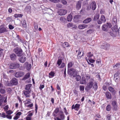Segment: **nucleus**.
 Wrapping results in <instances>:
<instances>
[{"mask_svg": "<svg viewBox=\"0 0 120 120\" xmlns=\"http://www.w3.org/2000/svg\"><path fill=\"white\" fill-rule=\"evenodd\" d=\"M17 98L18 99L19 101V102L20 103V104L21 105L22 103V101H21V99L19 96H17Z\"/></svg>", "mask_w": 120, "mask_h": 120, "instance_id": "3c124183", "label": "nucleus"}, {"mask_svg": "<svg viewBox=\"0 0 120 120\" xmlns=\"http://www.w3.org/2000/svg\"><path fill=\"white\" fill-rule=\"evenodd\" d=\"M90 89V82H89L87 86L85 87V90L87 91Z\"/></svg>", "mask_w": 120, "mask_h": 120, "instance_id": "37998d69", "label": "nucleus"}, {"mask_svg": "<svg viewBox=\"0 0 120 120\" xmlns=\"http://www.w3.org/2000/svg\"><path fill=\"white\" fill-rule=\"evenodd\" d=\"M63 47L65 48L69 46L70 45L68 42H65L63 44Z\"/></svg>", "mask_w": 120, "mask_h": 120, "instance_id": "473e14b6", "label": "nucleus"}, {"mask_svg": "<svg viewBox=\"0 0 120 120\" xmlns=\"http://www.w3.org/2000/svg\"><path fill=\"white\" fill-rule=\"evenodd\" d=\"M111 109V107L109 105H108L106 106V110L108 111H109Z\"/></svg>", "mask_w": 120, "mask_h": 120, "instance_id": "ea45409f", "label": "nucleus"}, {"mask_svg": "<svg viewBox=\"0 0 120 120\" xmlns=\"http://www.w3.org/2000/svg\"><path fill=\"white\" fill-rule=\"evenodd\" d=\"M20 67L19 64L17 63H12L10 64L9 68L11 69H16L19 68Z\"/></svg>", "mask_w": 120, "mask_h": 120, "instance_id": "20e7f679", "label": "nucleus"}, {"mask_svg": "<svg viewBox=\"0 0 120 120\" xmlns=\"http://www.w3.org/2000/svg\"><path fill=\"white\" fill-rule=\"evenodd\" d=\"M86 79L84 77H82V79L80 80V83L81 84H85L86 83Z\"/></svg>", "mask_w": 120, "mask_h": 120, "instance_id": "a878e982", "label": "nucleus"}, {"mask_svg": "<svg viewBox=\"0 0 120 120\" xmlns=\"http://www.w3.org/2000/svg\"><path fill=\"white\" fill-rule=\"evenodd\" d=\"M2 116L1 117H2L3 118H5L6 117V115L5 113L4 112H2L1 113Z\"/></svg>", "mask_w": 120, "mask_h": 120, "instance_id": "bf43d9fd", "label": "nucleus"}, {"mask_svg": "<svg viewBox=\"0 0 120 120\" xmlns=\"http://www.w3.org/2000/svg\"><path fill=\"white\" fill-rule=\"evenodd\" d=\"M7 91L8 93H10L12 91V89L10 88H8L7 89Z\"/></svg>", "mask_w": 120, "mask_h": 120, "instance_id": "6e6d98bb", "label": "nucleus"}, {"mask_svg": "<svg viewBox=\"0 0 120 120\" xmlns=\"http://www.w3.org/2000/svg\"><path fill=\"white\" fill-rule=\"evenodd\" d=\"M9 106L8 105H7L5 106L4 108V109L5 111H7L8 109Z\"/></svg>", "mask_w": 120, "mask_h": 120, "instance_id": "864d4df0", "label": "nucleus"}, {"mask_svg": "<svg viewBox=\"0 0 120 120\" xmlns=\"http://www.w3.org/2000/svg\"><path fill=\"white\" fill-rule=\"evenodd\" d=\"M24 75V72L22 71H19L16 72L15 74V76L17 78L22 76Z\"/></svg>", "mask_w": 120, "mask_h": 120, "instance_id": "1a4fd4ad", "label": "nucleus"}, {"mask_svg": "<svg viewBox=\"0 0 120 120\" xmlns=\"http://www.w3.org/2000/svg\"><path fill=\"white\" fill-rule=\"evenodd\" d=\"M25 105L26 107H27L28 108H30L33 106V103H32L31 104H29L27 105Z\"/></svg>", "mask_w": 120, "mask_h": 120, "instance_id": "09e8293b", "label": "nucleus"}, {"mask_svg": "<svg viewBox=\"0 0 120 120\" xmlns=\"http://www.w3.org/2000/svg\"><path fill=\"white\" fill-rule=\"evenodd\" d=\"M75 77L76 81H79L81 78V77L79 75H76Z\"/></svg>", "mask_w": 120, "mask_h": 120, "instance_id": "a19ab883", "label": "nucleus"}, {"mask_svg": "<svg viewBox=\"0 0 120 120\" xmlns=\"http://www.w3.org/2000/svg\"><path fill=\"white\" fill-rule=\"evenodd\" d=\"M73 64L72 62H70L69 63L68 65V68H70L72 66Z\"/></svg>", "mask_w": 120, "mask_h": 120, "instance_id": "8fccbe9b", "label": "nucleus"}, {"mask_svg": "<svg viewBox=\"0 0 120 120\" xmlns=\"http://www.w3.org/2000/svg\"><path fill=\"white\" fill-rule=\"evenodd\" d=\"M6 112L7 115H10L13 113V112L11 110H9L8 111H7Z\"/></svg>", "mask_w": 120, "mask_h": 120, "instance_id": "49530a36", "label": "nucleus"}, {"mask_svg": "<svg viewBox=\"0 0 120 120\" xmlns=\"http://www.w3.org/2000/svg\"><path fill=\"white\" fill-rule=\"evenodd\" d=\"M6 117L8 119H12V116L11 115H6Z\"/></svg>", "mask_w": 120, "mask_h": 120, "instance_id": "13d9d810", "label": "nucleus"}, {"mask_svg": "<svg viewBox=\"0 0 120 120\" xmlns=\"http://www.w3.org/2000/svg\"><path fill=\"white\" fill-rule=\"evenodd\" d=\"M88 26L86 24L80 25L78 26V28L80 29H82L87 27Z\"/></svg>", "mask_w": 120, "mask_h": 120, "instance_id": "a211bd4d", "label": "nucleus"}, {"mask_svg": "<svg viewBox=\"0 0 120 120\" xmlns=\"http://www.w3.org/2000/svg\"><path fill=\"white\" fill-rule=\"evenodd\" d=\"M35 113H37V111L38 109V106L36 103H35Z\"/></svg>", "mask_w": 120, "mask_h": 120, "instance_id": "603ef678", "label": "nucleus"}, {"mask_svg": "<svg viewBox=\"0 0 120 120\" xmlns=\"http://www.w3.org/2000/svg\"><path fill=\"white\" fill-rule=\"evenodd\" d=\"M22 113L21 112H18L16 114L17 116H18L19 117L20 115L22 114Z\"/></svg>", "mask_w": 120, "mask_h": 120, "instance_id": "338daca9", "label": "nucleus"}, {"mask_svg": "<svg viewBox=\"0 0 120 120\" xmlns=\"http://www.w3.org/2000/svg\"><path fill=\"white\" fill-rule=\"evenodd\" d=\"M65 66V64L63 62L62 63L61 66L60 67V68H62Z\"/></svg>", "mask_w": 120, "mask_h": 120, "instance_id": "052dcab7", "label": "nucleus"}, {"mask_svg": "<svg viewBox=\"0 0 120 120\" xmlns=\"http://www.w3.org/2000/svg\"><path fill=\"white\" fill-rule=\"evenodd\" d=\"M80 105L78 104H76L75 106L74 105H72L71 107V109H74L77 111H78L80 108Z\"/></svg>", "mask_w": 120, "mask_h": 120, "instance_id": "ddd939ff", "label": "nucleus"}, {"mask_svg": "<svg viewBox=\"0 0 120 120\" xmlns=\"http://www.w3.org/2000/svg\"><path fill=\"white\" fill-rule=\"evenodd\" d=\"M26 59V58L24 56H20L19 58V61L22 63H24Z\"/></svg>", "mask_w": 120, "mask_h": 120, "instance_id": "f8f14e48", "label": "nucleus"}, {"mask_svg": "<svg viewBox=\"0 0 120 120\" xmlns=\"http://www.w3.org/2000/svg\"><path fill=\"white\" fill-rule=\"evenodd\" d=\"M91 9L93 10H94L96 8V5L94 1H93L91 3Z\"/></svg>", "mask_w": 120, "mask_h": 120, "instance_id": "5701e85b", "label": "nucleus"}, {"mask_svg": "<svg viewBox=\"0 0 120 120\" xmlns=\"http://www.w3.org/2000/svg\"><path fill=\"white\" fill-rule=\"evenodd\" d=\"M67 11L62 9H60L59 11V14L60 15H64L67 13Z\"/></svg>", "mask_w": 120, "mask_h": 120, "instance_id": "2eb2a0df", "label": "nucleus"}, {"mask_svg": "<svg viewBox=\"0 0 120 120\" xmlns=\"http://www.w3.org/2000/svg\"><path fill=\"white\" fill-rule=\"evenodd\" d=\"M11 83L13 85H16L18 83V81L15 78H13L10 81Z\"/></svg>", "mask_w": 120, "mask_h": 120, "instance_id": "dca6fc26", "label": "nucleus"}, {"mask_svg": "<svg viewBox=\"0 0 120 120\" xmlns=\"http://www.w3.org/2000/svg\"><path fill=\"white\" fill-rule=\"evenodd\" d=\"M90 21V18H88L83 21V22L84 23H87L89 22Z\"/></svg>", "mask_w": 120, "mask_h": 120, "instance_id": "c9c22d12", "label": "nucleus"}, {"mask_svg": "<svg viewBox=\"0 0 120 120\" xmlns=\"http://www.w3.org/2000/svg\"><path fill=\"white\" fill-rule=\"evenodd\" d=\"M0 92L2 94H4L5 93V90L1 88L0 89Z\"/></svg>", "mask_w": 120, "mask_h": 120, "instance_id": "de8ad7c7", "label": "nucleus"}, {"mask_svg": "<svg viewBox=\"0 0 120 120\" xmlns=\"http://www.w3.org/2000/svg\"><path fill=\"white\" fill-rule=\"evenodd\" d=\"M9 29L10 30H12L14 28V26L11 25H9Z\"/></svg>", "mask_w": 120, "mask_h": 120, "instance_id": "69168bd1", "label": "nucleus"}, {"mask_svg": "<svg viewBox=\"0 0 120 120\" xmlns=\"http://www.w3.org/2000/svg\"><path fill=\"white\" fill-rule=\"evenodd\" d=\"M68 73L71 76L75 77L78 74V71L74 68H71L68 71Z\"/></svg>", "mask_w": 120, "mask_h": 120, "instance_id": "f257e3e1", "label": "nucleus"}, {"mask_svg": "<svg viewBox=\"0 0 120 120\" xmlns=\"http://www.w3.org/2000/svg\"><path fill=\"white\" fill-rule=\"evenodd\" d=\"M7 31V30L6 28L4 27H1V26H0V33H4Z\"/></svg>", "mask_w": 120, "mask_h": 120, "instance_id": "b1692460", "label": "nucleus"}, {"mask_svg": "<svg viewBox=\"0 0 120 120\" xmlns=\"http://www.w3.org/2000/svg\"><path fill=\"white\" fill-rule=\"evenodd\" d=\"M106 98L108 99H111L112 98L111 94L109 91L106 92L105 93Z\"/></svg>", "mask_w": 120, "mask_h": 120, "instance_id": "f3484780", "label": "nucleus"}, {"mask_svg": "<svg viewBox=\"0 0 120 120\" xmlns=\"http://www.w3.org/2000/svg\"><path fill=\"white\" fill-rule=\"evenodd\" d=\"M105 13V11L103 10H101L100 11V13L101 14H104Z\"/></svg>", "mask_w": 120, "mask_h": 120, "instance_id": "774afa93", "label": "nucleus"}, {"mask_svg": "<svg viewBox=\"0 0 120 120\" xmlns=\"http://www.w3.org/2000/svg\"><path fill=\"white\" fill-rule=\"evenodd\" d=\"M67 26L68 28H70L73 26V24L72 22H70L67 24Z\"/></svg>", "mask_w": 120, "mask_h": 120, "instance_id": "58836bf2", "label": "nucleus"}, {"mask_svg": "<svg viewBox=\"0 0 120 120\" xmlns=\"http://www.w3.org/2000/svg\"><path fill=\"white\" fill-rule=\"evenodd\" d=\"M119 72L118 71L114 75V78H116V79H117V78L116 77L119 76Z\"/></svg>", "mask_w": 120, "mask_h": 120, "instance_id": "c03bdc74", "label": "nucleus"}, {"mask_svg": "<svg viewBox=\"0 0 120 120\" xmlns=\"http://www.w3.org/2000/svg\"><path fill=\"white\" fill-rule=\"evenodd\" d=\"M109 34L111 36L113 37H116L117 34L116 32H115L113 31H111L110 32Z\"/></svg>", "mask_w": 120, "mask_h": 120, "instance_id": "7c9ffc66", "label": "nucleus"}, {"mask_svg": "<svg viewBox=\"0 0 120 120\" xmlns=\"http://www.w3.org/2000/svg\"><path fill=\"white\" fill-rule=\"evenodd\" d=\"M30 73L29 72L27 73L25 75L24 77L23 78V79L25 80L27 79L30 77Z\"/></svg>", "mask_w": 120, "mask_h": 120, "instance_id": "c756f323", "label": "nucleus"}, {"mask_svg": "<svg viewBox=\"0 0 120 120\" xmlns=\"http://www.w3.org/2000/svg\"><path fill=\"white\" fill-rule=\"evenodd\" d=\"M112 25L110 22H107L106 24H104L102 26L101 28L102 30L104 31L107 32L109 30L108 28H111Z\"/></svg>", "mask_w": 120, "mask_h": 120, "instance_id": "f03ea898", "label": "nucleus"}, {"mask_svg": "<svg viewBox=\"0 0 120 120\" xmlns=\"http://www.w3.org/2000/svg\"><path fill=\"white\" fill-rule=\"evenodd\" d=\"M99 17L100 15L99 13L96 14L94 16L93 20L94 21H97L99 19Z\"/></svg>", "mask_w": 120, "mask_h": 120, "instance_id": "393cba45", "label": "nucleus"}, {"mask_svg": "<svg viewBox=\"0 0 120 120\" xmlns=\"http://www.w3.org/2000/svg\"><path fill=\"white\" fill-rule=\"evenodd\" d=\"M62 62V60L61 59H58L57 62V64L58 65V66H60Z\"/></svg>", "mask_w": 120, "mask_h": 120, "instance_id": "79ce46f5", "label": "nucleus"}, {"mask_svg": "<svg viewBox=\"0 0 120 120\" xmlns=\"http://www.w3.org/2000/svg\"><path fill=\"white\" fill-rule=\"evenodd\" d=\"M31 90H23L22 92L26 98H29L30 97V94L31 93Z\"/></svg>", "mask_w": 120, "mask_h": 120, "instance_id": "0eeeda50", "label": "nucleus"}, {"mask_svg": "<svg viewBox=\"0 0 120 120\" xmlns=\"http://www.w3.org/2000/svg\"><path fill=\"white\" fill-rule=\"evenodd\" d=\"M55 74L54 72L53 71H51L49 74V77L50 78L53 77Z\"/></svg>", "mask_w": 120, "mask_h": 120, "instance_id": "2f4dec72", "label": "nucleus"}, {"mask_svg": "<svg viewBox=\"0 0 120 120\" xmlns=\"http://www.w3.org/2000/svg\"><path fill=\"white\" fill-rule=\"evenodd\" d=\"M62 3L64 5H66L67 3V1L65 0H62Z\"/></svg>", "mask_w": 120, "mask_h": 120, "instance_id": "680f3d73", "label": "nucleus"}, {"mask_svg": "<svg viewBox=\"0 0 120 120\" xmlns=\"http://www.w3.org/2000/svg\"><path fill=\"white\" fill-rule=\"evenodd\" d=\"M64 113H65L66 115H67L68 114V112H67V109L65 107L64 109Z\"/></svg>", "mask_w": 120, "mask_h": 120, "instance_id": "e2e57ef3", "label": "nucleus"}, {"mask_svg": "<svg viewBox=\"0 0 120 120\" xmlns=\"http://www.w3.org/2000/svg\"><path fill=\"white\" fill-rule=\"evenodd\" d=\"M84 87L83 86H80V91H83L84 90Z\"/></svg>", "mask_w": 120, "mask_h": 120, "instance_id": "5fc2aeb1", "label": "nucleus"}, {"mask_svg": "<svg viewBox=\"0 0 120 120\" xmlns=\"http://www.w3.org/2000/svg\"><path fill=\"white\" fill-rule=\"evenodd\" d=\"M14 17L16 18L18 17L22 18V15L21 14H15L14 15Z\"/></svg>", "mask_w": 120, "mask_h": 120, "instance_id": "4c0bfd02", "label": "nucleus"}, {"mask_svg": "<svg viewBox=\"0 0 120 120\" xmlns=\"http://www.w3.org/2000/svg\"><path fill=\"white\" fill-rule=\"evenodd\" d=\"M25 101H26V102L24 103L25 105H26L28 104L31 103V100L28 98H26V100Z\"/></svg>", "mask_w": 120, "mask_h": 120, "instance_id": "cd10ccee", "label": "nucleus"}, {"mask_svg": "<svg viewBox=\"0 0 120 120\" xmlns=\"http://www.w3.org/2000/svg\"><path fill=\"white\" fill-rule=\"evenodd\" d=\"M81 4L79 2H78L76 5V8L77 10H79L81 8Z\"/></svg>", "mask_w": 120, "mask_h": 120, "instance_id": "f704fd0d", "label": "nucleus"}, {"mask_svg": "<svg viewBox=\"0 0 120 120\" xmlns=\"http://www.w3.org/2000/svg\"><path fill=\"white\" fill-rule=\"evenodd\" d=\"M106 19L105 16L103 15H101L100 17V20H99L97 21L98 24H100L102 23H104L106 21Z\"/></svg>", "mask_w": 120, "mask_h": 120, "instance_id": "39448f33", "label": "nucleus"}, {"mask_svg": "<svg viewBox=\"0 0 120 120\" xmlns=\"http://www.w3.org/2000/svg\"><path fill=\"white\" fill-rule=\"evenodd\" d=\"M72 27V28L71 29H72L75 30L77 28V26L75 25H73V26Z\"/></svg>", "mask_w": 120, "mask_h": 120, "instance_id": "0e129e2a", "label": "nucleus"}, {"mask_svg": "<svg viewBox=\"0 0 120 120\" xmlns=\"http://www.w3.org/2000/svg\"><path fill=\"white\" fill-rule=\"evenodd\" d=\"M60 21L63 23H65L66 20V18L64 17H60Z\"/></svg>", "mask_w": 120, "mask_h": 120, "instance_id": "72a5a7b5", "label": "nucleus"}, {"mask_svg": "<svg viewBox=\"0 0 120 120\" xmlns=\"http://www.w3.org/2000/svg\"><path fill=\"white\" fill-rule=\"evenodd\" d=\"M90 52H89L87 54V57H85V59L87 61L89 64H90Z\"/></svg>", "mask_w": 120, "mask_h": 120, "instance_id": "412c9836", "label": "nucleus"}, {"mask_svg": "<svg viewBox=\"0 0 120 120\" xmlns=\"http://www.w3.org/2000/svg\"><path fill=\"white\" fill-rule=\"evenodd\" d=\"M81 52L79 50V52L77 56V57L78 59H80L82 56L83 54L81 55Z\"/></svg>", "mask_w": 120, "mask_h": 120, "instance_id": "e433bc0d", "label": "nucleus"}, {"mask_svg": "<svg viewBox=\"0 0 120 120\" xmlns=\"http://www.w3.org/2000/svg\"><path fill=\"white\" fill-rule=\"evenodd\" d=\"M59 108H57L55 109L54 111V112L56 113L57 114L59 112Z\"/></svg>", "mask_w": 120, "mask_h": 120, "instance_id": "4d7b16f0", "label": "nucleus"}, {"mask_svg": "<svg viewBox=\"0 0 120 120\" xmlns=\"http://www.w3.org/2000/svg\"><path fill=\"white\" fill-rule=\"evenodd\" d=\"M72 16L70 14L68 15L67 18L68 21L71 22L72 20Z\"/></svg>", "mask_w": 120, "mask_h": 120, "instance_id": "c85d7f7f", "label": "nucleus"}, {"mask_svg": "<svg viewBox=\"0 0 120 120\" xmlns=\"http://www.w3.org/2000/svg\"><path fill=\"white\" fill-rule=\"evenodd\" d=\"M110 46V45L109 44L106 43L104 45L101 46V48L105 50H108L109 49Z\"/></svg>", "mask_w": 120, "mask_h": 120, "instance_id": "9d476101", "label": "nucleus"}, {"mask_svg": "<svg viewBox=\"0 0 120 120\" xmlns=\"http://www.w3.org/2000/svg\"><path fill=\"white\" fill-rule=\"evenodd\" d=\"M112 31L114 32H116L117 34L118 32H119V30L118 29L117 26H115L112 27L111 28Z\"/></svg>", "mask_w": 120, "mask_h": 120, "instance_id": "6ab92c4d", "label": "nucleus"}, {"mask_svg": "<svg viewBox=\"0 0 120 120\" xmlns=\"http://www.w3.org/2000/svg\"><path fill=\"white\" fill-rule=\"evenodd\" d=\"M31 67V65L30 64H28L26 66V68L28 70H29Z\"/></svg>", "mask_w": 120, "mask_h": 120, "instance_id": "a18cd8bd", "label": "nucleus"}, {"mask_svg": "<svg viewBox=\"0 0 120 120\" xmlns=\"http://www.w3.org/2000/svg\"><path fill=\"white\" fill-rule=\"evenodd\" d=\"M108 89L112 93L115 94L116 92V91L111 86H109L108 87Z\"/></svg>", "mask_w": 120, "mask_h": 120, "instance_id": "4be33fe9", "label": "nucleus"}, {"mask_svg": "<svg viewBox=\"0 0 120 120\" xmlns=\"http://www.w3.org/2000/svg\"><path fill=\"white\" fill-rule=\"evenodd\" d=\"M112 105L113 108V109L114 110L116 111L117 109V105L116 102L115 101H114L112 102Z\"/></svg>", "mask_w": 120, "mask_h": 120, "instance_id": "6e6552de", "label": "nucleus"}, {"mask_svg": "<svg viewBox=\"0 0 120 120\" xmlns=\"http://www.w3.org/2000/svg\"><path fill=\"white\" fill-rule=\"evenodd\" d=\"M9 57L11 60L13 61L15 60L17 58V56L14 53L10 54L9 55Z\"/></svg>", "mask_w": 120, "mask_h": 120, "instance_id": "9b49d317", "label": "nucleus"}, {"mask_svg": "<svg viewBox=\"0 0 120 120\" xmlns=\"http://www.w3.org/2000/svg\"><path fill=\"white\" fill-rule=\"evenodd\" d=\"M59 116L56 118L57 120H64L65 118V116L64 114H59Z\"/></svg>", "mask_w": 120, "mask_h": 120, "instance_id": "4468645a", "label": "nucleus"}, {"mask_svg": "<svg viewBox=\"0 0 120 120\" xmlns=\"http://www.w3.org/2000/svg\"><path fill=\"white\" fill-rule=\"evenodd\" d=\"M93 87V90L96 91L98 88L97 83L96 82L94 83L92 82H90V88Z\"/></svg>", "mask_w": 120, "mask_h": 120, "instance_id": "423d86ee", "label": "nucleus"}, {"mask_svg": "<svg viewBox=\"0 0 120 120\" xmlns=\"http://www.w3.org/2000/svg\"><path fill=\"white\" fill-rule=\"evenodd\" d=\"M32 86V85L31 84H29L26 85L25 88L26 90H31L30 89Z\"/></svg>", "mask_w": 120, "mask_h": 120, "instance_id": "bb28decb", "label": "nucleus"}, {"mask_svg": "<svg viewBox=\"0 0 120 120\" xmlns=\"http://www.w3.org/2000/svg\"><path fill=\"white\" fill-rule=\"evenodd\" d=\"M14 52L18 56H21L22 55V50L20 48L16 47L14 49Z\"/></svg>", "mask_w": 120, "mask_h": 120, "instance_id": "7ed1b4c3", "label": "nucleus"}, {"mask_svg": "<svg viewBox=\"0 0 120 120\" xmlns=\"http://www.w3.org/2000/svg\"><path fill=\"white\" fill-rule=\"evenodd\" d=\"M21 23L23 28L26 29L27 28V25L26 21L24 20L21 21Z\"/></svg>", "mask_w": 120, "mask_h": 120, "instance_id": "aec40b11", "label": "nucleus"}]
</instances>
